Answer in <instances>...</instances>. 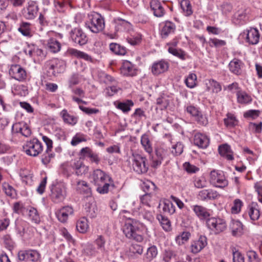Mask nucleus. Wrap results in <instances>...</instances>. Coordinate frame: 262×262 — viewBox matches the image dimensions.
Returning <instances> with one entry per match:
<instances>
[{
    "mask_svg": "<svg viewBox=\"0 0 262 262\" xmlns=\"http://www.w3.org/2000/svg\"><path fill=\"white\" fill-rule=\"evenodd\" d=\"M133 170L138 174L147 172L148 166L146 157L139 154H133L131 157Z\"/></svg>",
    "mask_w": 262,
    "mask_h": 262,
    "instance_id": "obj_4",
    "label": "nucleus"
},
{
    "mask_svg": "<svg viewBox=\"0 0 262 262\" xmlns=\"http://www.w3.org/2000/svg\"><path fill=\"white\" fill-rule=\"evenodd\" d=\"M150 6L155 16L161 17L163 16L165 14V11L161 3L158 0L151 1Z\"/></svg>",
    "mask_w": 262,
    "mask_h": 262,
    "instance_id": "obj_20",
    "label": "nucleus"
},
{
    "mask_svg": "<svg viewBox=\"0 0 262 262\" xmlns=\"http://www.w3.org/2000/svg\"><path fill=\"white\" fill-rule=\"evenodd\" d=\"M9 74L12 78L19 82L25 81L28 77L26 69L18 64L11 65Z\"/></svg>",
    "mask_w": 262,
    "mask_h": 262,
    "instance_id": "obj_6",
    "label": "nucleus"
},
{
    "mask_svg": "<svg viewBox=\"0 0 262 262\" xmlns=\"http://www.w3.org/2000/svg\"><path fill=\"white\" fill-rule=\"evenodd\" d=\"M23 148L28 155L33 157L37 156L43 150L42 143L36 138L27 141Z\"/></svg>",
    "mask_w": 262,
    "mask_h": 262,
    "instance_id": "obj_5",
    "label": "nucleus"
},
{
    "mask_svg": "<svg viewBox=\"0 0 262 262\" xmlns=\"http://www.w3.org/2000/svg\"><path fill=\"white\" fill-rule=\"evenodd\" d=\"M176 256V253L170 249L164 251L163 255V260L164 262H170L171 260Z\"/></svg>",
    "mask_w": 262,
    "mask_h": 262,
    "instance_id": "obj_59",
    "label": "nucleus"
},
{
    "mask_svg": "<svg viewBox=\"0 0 262 262\" xmlns=\"http://www.w3.org/2000/svg\"><path fill=\"white\" fill-rule=\"evenodd\" d=\"M157 220L160 223L163 229L166 231H170L171 229V223L167 217L162 215L158 214L157 216Z\"/></svg>",
    "mask_w": 262,
    "mask_h": 262,
    "instance_id": "obj_44",
    "label": "nucleus"
},
{
    "mask_svg": "<svg viewBox=\"0 0 262 262\" xmlns=\"http://www.w3.org/2000/svg\"><path fill=\"white\" fill-rule=\"evenodd\" d=\"M134 212L135 215L138 216L140 219H143L149 222H152L154 219L152 212L142 206L135 209Z\"/></svg>",
    "mask_w": 262,
    "mask_h": 262,
    "instance_id": "obj_15",
    "label": "nucleus"
},
{
    "mask_svg": "<svg viewBox=\"0 0 262 262\" xmlns=\"http://www.w3.org/2000/svg\"><path fill=\"white\" fill-rule=\"evenodd\" d=\"M76 229L77 231L81 233H85L89 229L88 222L85 217L80 218L76 223Z\"/></svg>",
    "mask_w": 262,
    "mask_h": 262,
    "instance_id": "obj_40",
    "label": "nucleus"
},
{
    "mask_svg": "<svg viewBox=\"0 0 262 262\" xmlns=\"http://www.w3.org/2000/svg\"><path fill=\"white\" fill-rule=\"evenodd\" d=\"M48 48L51 52L57 53L60 51L61 45L57 40L52 38L48 41Z\"/></svg>",
    "mask_w": 262,
    "mask_h": 262,
    "instance_id": "obj_48",
    "label": "nucleus"
},
{
    "mask_svg": "<svg viewBox=\"0 0 262 262\" xmlns=\"http://www.w3.org/2000/svg\"><path fill=\"white\" fill-rule=\"evenodd\" d=\"M195 120L198 124L203 126H206L208 123L207 117L201 112L195 117Z\"/></svg>",
    "mask_w": 262,
    "mask_h": 262,
    "instance_id": "obj_61",
    "label": "nucleus"
},
{
    "mask_svg": "<svg viewBox=\"0 0 262 262\" xmlns=\"http://www.w3.org/2000/svg\"><path fill=\"white\" fill-rule=\"evenodd\" d=\"M224 122L227 127L232 128L237 124L238 121L233 114L228 113L224 119Z\"/></svg>",
    "mask_w": 262,
    "mask_h": 262,
    "instance_id": "obj_42",
    "label": "nucleus"
},
{
    "mask_svg": "<svg viewBox=\"0 0 262 262\" xmlns=\"http://www.w3.org/2000/svg\"><path fill=\"white\" fill-rule=\"evenodd\" d=\"M142 189L143 191L146 193H149L151 192H155L156 189V186L154 183L151 181H147L143 183Z\"/></svg>",
    "mask_w": 262,
    "mask_h": 262,
    "instance_id": "obj_57",
    "label": "nucleus"
},
{
    "mask_svg": "<svg viewBox=\"0 0 262 262\" xmlns=\"http://www.w3.org/2000/svg\"><path fill=\"white\" fill-rule=\"evenodd\" d=\"M206 90L212 91L213 93H218L222 90L221 85L219 82L214 79H209L206 82Z\"/></svg>",
    "mask_w": 262,
    "mask_h": 262,
    "instance_id": "obj_36",
    "label": "nucleus"
},
{
    "mask_svg": "<svg viewBox=\"0 0 262 262\" xmlns=\"http://www.w3.org/2000/svg\"><path fill=\"white\" fill-rule=\"evenodd\" d=\"M54 157V154L52 150H46L45 152L41 156V162L43 164L47 165L51 161V159Z\"/></svg>",
    "mask_w": 262,
    "mask_h": 262,
    "instance_id": "obj_55",
    "label": "nucleus"
},
{
    "mask_svg": "<svg viewBox=\"0 0 262 262\" xmlns=\"http://www.w3.org/2000/svg\"><path fill=\"white\" fill-rule=\"evenodd\" d=\"M86 135L81 134L77 133L72 138L71 144L73 146H76L82 142L86 141Z\"/></svg>",
    "mask_w": 262,
    "mask_h": 262,
    "instance_id": "obj_52",
    "label": "nucleus"
},
{
    "mask_svg": "<svg viewBox=\"0 0 262 262\" xmlns=\"http://www.w3.org/2000/svg\"><path fill=\"white\" fill-rule=\"evenodd\" d=\"M92 179L94 184L97 185H101L106 181H111L112 178L105 172L100 169L94 170L92 174Z\"/></svg>",
    "mask_w": 262,
    "mask_h": 262,
    "instance_id": "obj_12",
    "label": "nucleus"
},
{
    "mask_svg": "<svg viewBox=\"0 0 262 262\" xmlns=\"http://www.w3.org/2000/svg\"><path fill=\"white\" fill-rule=\"evenodd\" d=\"M168 51L169 53L182 60L186 59V54L185 51L181 49H177L173 47H169L168 49Z\"/></svg>",
    "mask_w": 262,
    "mask_h": 262,
    "instance_id": "obj_46",
    "label": "nucleus"
},
{
    "mask_svg": "<svg viewBox=\"0 0 262 262\" xmlns=\"http://www.w3.org/2000/svg\"><path fill=\"white\" fill-rule=\"evenodd\" d=\"M210 181L214 186L220 188H224L228 184L223 172L215 170L210 172Z\"/></svg>",
    "mask_w": 262,
    "mask_h": 262,
    "instance_id": "obj_8",
    "label": "nucleus"
},
{
    "mask_svg": "<svg viewBox=\"0 0 262 262\" xmlns=\"http://www.w3.org/2000/svg\"><path fill=\"white\" fill-rule=\"evenodd\" d=\"M162 205V210L165 213L171 215L175 212V206L170 201L164 200Z\"/></svg>",
    "mask_w": 262,
    "mask_h": 262,
    "instance_id": "obj_45",
    "label": "nucleus"
},
{
    "mask_svg": "<svg viewBox=\"0 0 262 262\" xmlns=\"http://www.w3.org/2000/svg\"><path fill=\"white\" fill-rule=\"evenodd\" d=\"M219 196L217 191L211 189H203L199 192L198 198L203 201L215 200Z\"/></svg>",
    "mask_w": 262,
    "mask_h": 262,
    "instance_id": "obj_16",
    "label": "nucleus"
},
{
    "mask_svg": "<svg viewBox=\"0 0 262 262\" xmlns=\"http://www.w3.org/2000/svg\"><path fill=\"white\" fill-rule=\"evenodd\" d=\"M158 254L157 248L155 246L148 248L146 252V257L149 260L155 258Z\"/></svg>",
    "mask_w": 262,
    "mask_h": 262,
    "instance_id": "obj_60",
    "label": "nucleus"
},
{
    "mask_svg": "<svg viewBox=\"0 0 262 262\" xmlns=\"http://www.w3.org/2000/svg\"><path fill=\"white\" fill-rule=\"evenodd\" d=\"M113 181H106L101 185H97V191L101 194H105L108 192L109 188H114L115 185L112 183Z\"/></svg>",
    "mask_w": 262,
    "mask_h": 262,
    "instance_id": "obj_49",
    "label": "nucleus"
},
{
    "mask_svg": "<svg viewBox=\"0 0 262 262\" xmlns=\"http://www.w3.org/2000/svg\"><path fill=\"white\" fill-rule=\"evenodd\" d=\"M248 214L252 220L255 221L259 219L260 211L256 203L252 202L249 206Z\"/></svg>",
    "mask_w": 262,
    "mask_h": 262,
    "instance_id": "obj_35",
    "label": "nucleus"
},
{
    "mask_svg": "<svg viewBox=\"0 0 262 262\" xmlns=\"http://www.w3.org/2000/svg\"><path fill=\"white\" fill-rule=\"evenodd\" d=\"M60 115L65 123L74 125L77 122V118L70 115L66 110H63L60 112Z\"/></svg>",
    "mask_w": 262,
    "mask_h": 262,
    "instance_id": "obj_39",
    "label": "nucleus"
},
{
    "mask_svg": "<svg viewBox=\"0 0 262 262\" xmlns=\"http://www.w3.org/2000/svg\"><path fill=\"white\" fill-rule=\"evenodd\" d=\"M156 103L161 110L167 108L169 104V100L165 97L161 96L157 99Z\"/></svg>",
    "mask_w": 262,
    "mask_h": 262,
    "instance_id": "obj_54",
    "label": "nucleus"
},
{
    "mask_svg": "<svg viewBox=\"0 0 262 262\" xmlns=\"http://www.w3.org/2000/svg\"><path fill=\"white\" fill-rule=\"evenodd\" d=\"M244 66L243 62L237 58H234L229 64V70L232 73L239 75L242 74V68Z\"/></svg>",
    "mask_w": 262,
    "mask_h": 262,
    "instance_id": "obj_22",
    "label": "nucleus"
},
{
    "mask_svg": "<svg viewBox=\"0 0 262 262\" xmlns=\"http://www.w3.org/2000/svg\"><path fill=\"white\" fill-rule=\"evenodd\" d=\"M183 151V145L181 142H177L172 146L171 152L174 156L181 155Z\"/></svg>",
    "mask_w": 262,
    "mask_h": 262,
    "instance_id": "obj_64",
    "label": "nucleus"
},
{
    "mask_svg": "<svg viewBox=\"0 0 262 262\" xmlns=\"http://www.w3.org/2000/svg\"><path fill=\"white\" fill-rule=\"evenodd\" d=\"M76 189L79 193L85 195L87 198L91 196V189L88 183L84 181H78L77 182Z\"/></svg>",
    "mask_w": 262,
    "mask_h": 262,
    "instance_id": "obj_25",
    "label": "nucleus"
},
{
    "mask_svg": "<svg viewBox=\"0 0 262 262\" xmlns=\"http://www.w3.org/2000/svg\"><path fill=\"white\" fill-rule=\"evenodd\" d=\"M169 68V63L163 59L154 62L151 67V72L155 75H158L167 71Z\"/></svg>",
    "mask_w": 262,
    "mask_h": 262,
    "instance_id": "obj_13",
    "label": "nucleus"
},
{
    "mask_svg": "<svg viewBox=\"0 0 262 262\" xmlns=\"http://www.w3.org/2000/svg\"><path fill=\"white\" fill-rule=\"evenodd\" d=\"M31 24L27 22H23L20 24L18 30L24 36H31Z\"/></svg>",
    "mask_w": 262,
    "mask_h": 262,
    "instance_id": "obj_50",
    "label": "nucleus"
},
{
    "mask_svg": "<svg viewBox=\"0 0 262 262\" xmlns=\"http://www.w3.org/2000/svg\"><path fill=\"white\" fill-rule=\"evenodd\" d=\"M120 70L121 74L126 76H134L137 73L134 65L128 60L123 62Z\"/></svg>",
    "mask_w": 262,
    "mask_h": 262,
    "instance_id": "obj_18",
    "label": "nucleus"
},
{
    "mask_svg": "<svg viewBox=\"0 0 262 262\" xmlns=\"http://www.w3.org/2000/svg\"><path fill=\"white\" fill-rule=\"evenodd\" d=\"M97 76L99 81L101 83L106 84H115L117 83L114 77L103 71H98Z\"/></svg>",
    "mask_w": 262,
    "mask_h": 262,
    "instance_id": "obj_29",
    "label": "nucleus"
},
{
    "mask_svg": "<svg viewBox=\"0 0 262 262\" xmlns=\"http://www.w3.org/2000/svg\"><path fill=\"white\" fill-rule=\"evenodd\" d=\"M73 162L71 163H64L61 166L62 173L68 178L74 173Z\"/></svg>",
    "mask_w": 262,
    "mask_h": 262,
    "instance_id": "obj_47",
    "label": "nucleus"
},
{
    "mask_svg": "<svg viewBox=\"0 0 262 262\" xmlns=\"http://www.w3.org/2000/svg\"><path fill=\"white\" fill-rule=\"evenodd\" d=\"M85 212L86 216L91 219L96 217L97 214V208L95 202L93 200L89 201L85 205Z\"/></svg>",
    "mask_w": 262,
    "mask_h": 262,
    "instance_id": "obj_24",
    "label": "nucleus"
},
{
    "mask_svg": "<svg viewBox=\"0 0 262 262\" xmlns=\"http://www.w3.org/2000/svg\"><path fill=\"white\" fill-rule=\"evenodd\" d=\"M207 227L215 234L224 231L226 229V223L224 220L219 217H210L207 220Z\"/></svg>",
    "mask_w": 262,
    "mask_h": 262,
    "instance_id": "obj_7",
    "label": "nucleus"
},
{
    "mask_svg": "<svg viewBox=\"0 0 262 262\" xmlns=\"http://www.w3.org/2000/svg\"><path fill=\"white\" fill-rule=\"evenodd\" d=\"M219 152L222 156L225 157L228 160L233 159V152L230 146L227 144L220 145L219 147Z\"/></svg>",
    "mask_w": 262,
    "mask_h": 262,
    "instance_id": "obj_32",
    "label": "nucleus"
},
{
    "mask_svg": "<svg viewBox=\"0 0 262 262\" xmlns=\"http://www.w3.org/2000/svg\"><path fill=\"white\" fill-rule=\"evenodd\" d=\"M207 244V238L204 236H201L198 239L191 243L190 251L194 254L200 252Z\"/></svg>",
    "mask_w": 262,
    "mask_h": 262,
    "instance_id": "obj_14",
    "label": "nucleus"
},
{
    "mask_svg": "<svg viewBox=\"0 0 262 262\" xmlns=\"http://www.w3.org/2000/svg\"><path fill=\"white\" fill-rule=\"evenodd\" d=\"M136 223H126L123 228V232L129 239H134L138 242L143 241V236L140 233L139 228L136 225Z\"/></svg>",
    "mask_w": 262,
    "mask_h": 262,
    "instance_id": "obj_3",
    "label": "nucleus"
},
{
    "mask_svg": "<svg viewBox=\"0 0 262 262\" xmlns=\"http://www.w3.org/2000/svg\"><path fill=\"white\" fill-rule=\"evenodd\" d=\"M259 36L258 30L255 28H251L247 31L246 41L251 45H256L259 41Z\"/></svg>",
    "mask_w": 262,
    "mask_h": 262,
    "instance_id": "obj_21",
    "label": "nucleus"
},
{
    "mask_svg": "<svg viewBox=\"0 0 262 262\" xmlns=\"http://www.w3.org/2000/svg\"><path fill=\"white\" fill-rule=\"evenodd\" d=\"M237 102L241 104H247L252 101L251 97L246 92L238 91L236 93Z\"/></svg>",
    "mask_w": 262,
    "mask_h": 262,
    "instance_id": "obj_38",
    "label": "nucleus"
},
{
    "mask_svg": "<svg viewBox=\"0 0 262 262\" xmlns=\"http://www.w3.org/2000/svg\"><path fill=\"white\" fill-rule=\"evenodd\" d=\"M50 191L51 199L55 203L63 202L66 197V187L63 183L56 182L52 184L50 186Z\"/></svg>",
    "mask_w": 262,
    "mask_h": 262,
    "instance_id": "obj_2",
    "label": "nucleus"
},
{
    "mask_svg": "<svg viewBox=\"0 0 262 262\" xmlns=\"http://www.w3.org/2000/svg\"><path fill=\"white\" fill-rule=\"evenodd\" d=\"M85 26L93 33H99L104 29V19L100 14L94 12L89 15V20L85 22Z\"/></svg>",
    "mask_w": 262,
    "mask_h": 262,
    "instance_id": "obj_1",
    "label": "nucleus"
},
{
    "mask_svg": "<svg viewBox=\"0 0 262 262\" xmlns=\"http://www.w3.org/2000/svg\"><path fill=\"white\" fill-rule=\"evenodd\" d=\"M191 207L195 215L200 220L207 221L209 219L210 214L206 208L198 205H193Z\"/></svg>",
    "mask_w": 262,
    "mask_h": 262,
    "instance_id": "obj_19",
    "label": "nucleus"
},
{
    "mask_svg": "<svg viewBox=\"0 0 262 262\" xmlns=\"http://www.w3.org/2000/svg\"><path fill=\"white\" fill-rule=\"evenodd\" d=\"M69 3V0H58L55 2V6L58 12H63L65 10L66 5Z\"/></svg>",
    "mask_w": 262,
    "mask_h": 262,
    "instance_id": "obj_62",
    "label": "nucleus"
},
{
    "mask_svg": "<svg viewBox=\"0 0 262 262\" xmlns=\"http://www.w3.org/2000/svg\"><path fill=\"white\" fill-rule=\"evenodd\" d=\"M190 236V233L189 232H183L180 235L177 236L176 238L177 243L181 245L187 242Z\"/></svg>",
    "mask_w": 262,
    "mask_h": 262,
    "instance_id": "obj_53",
    "label": "nucleus"
},
{
    "mask_svg": "<svg viewBox=\"0 0 262 262\" xmlns=\"http://www.w3.org/2000/svg\"><path fill=\"white\" fill-rule=\"evenodd\" d=\"M70 37L72 41L80 46L86 44L88 38L83 30L78 28H74L70 32Z\"/></svg>",
    "mask_w": 262,
    "mask_h": 262,
    "instance_id": "obj_9",
    "label": "nucleus"
},
{
    "mask_svg": "<svg viewBox=\"0 0 262 262\" xmlns=\"http://www.w3.org/2000/svg\"><path fill=\"white\" fill-rule=\"evenodd\" d=\"M116 107L121 110L124 113H128L134 103L131 100H126L122 102H115L114 103Z\"/></svg>",
    "mask_w": 262,
    "mask_h": 262,
    "instance_id": "obj_34",
    "label": "nucleus"
},
{
    "mask_svg": "<svg viewBox=\"0 0 262 262\" xmlns=\"http://www.w3.org/2000/svg\"><path fill=\"white\" fill-rule=\"evenodd\" d=\"M143 249L142 246L139 244H132L127 251V255L129 257L135 258L138 255H141L143 253Z\"/></svg>",
    "mask_w": 262,
    "mask_h": 262,
    "instance_id": "obj_30",
    "label": "nucleus"
},
{
    "mask_svg": "<svg viewBox=\"0 0 262 262\" xmlns=\"http://www.w3.org/2000/svg\"><path fill=\"white\" fill-rule=\"evenodd\" d=\"M74 173L77 176H82L88 172L89 167L85 165L82 161L80 160L73 162Z\"/></svg>",
    "mask_w": 262,
    "mask_h": 262,
    "instance_id": "obj_23",
    "label": "nucleus"
},
{
    "mask_svg": "<svg viewBox=\"0 0 262 262\" xmlns=\"http://www.w3.org/2000/svg\"><path fill=\"white\" fill-rule=\"evenodd\" d=\"M79 155L81 159H85L89 158L92 163L98 164L100 159L97 154L94 152L92 149L89 147H83L79 151Z\"/></svg>",
    "mask_w": 262,
    "mask_h": 262,
    "instance_id": "obj_11",
    "label": "nucleus"
},
{
    "mask_svg": "<svg viewBox=\"0 0 262 262\" xmlns=\"http://www.w3.org/2000/svg\"><path fill=\"white\" fill-rule=\"evenodd\" d=\"M194 144L202 148H206L209 144L208 137L201 133H196L193 138Z\"/></svg>",
    "mask_w": 262,
    "mask_h": 262,
    "instance_id": "obj_17",
    "label": "nucleus"
},
{
    "mask_svg": "<svg viewBox=\"0 0 262 262\" xmlns=\"http://www.w3.org/2000/svg\"><path fill=\"white\" fill-rule=\"evenodd\" d=\"M175 30L176 25L174 23L169 21H166L161 30L162 38L167 37L169 34L174 33Z\"/></svg>",
    "mask_w": 262,
    "mask_h": 262,
    "instance_id": "obj_33",
    "label": "nucleus"
},
{
    "mask_svg": "<svg viewBox=\"0 0 262 262\" xmlns=\"http://www.w3.org/2000/svg\"><path fill=\"white\" fill-rule=\"evenodd\" d=\"M38 10V6L35 3L32 2L29 3L25 17L28 19L34 18L37 15Z\"/></svg>",
    "mask_w": 262,
    "mask_h": 262,
    "instance_id": "obj_31",
    "label": "nucleus"
},
{
    "mask_svg": "<svg viewBox=\"0 0 262 262\" xmlns=\"http://www.w3.org/2000/svg\"><path fill=\"white\" fill-rule=\"evenodd\" d=\"M5 247L9 251H12L15 247V243L10 235H6L3 237Z\"/></svg>",
    "mask_w": 262,
    "mask_h": 262,
    "instance_id": "obj_51",
    "label": "nucleus"
},
{
    "mask_svg": "<svg viewBox=\"0 0 262 262\" xmlns=\"http://www.w3.org/2000/svg\"><path fill=\"white\" fill-rule=\"evenodd\" d=\"M56 216L59 222L61 223H66L69 217L74 214V209L71 206H66L61 207L55 213Z\"/></svg>",
    "mask_w": 262,
    "mask_h": 262,
    "instance_id": "obj_10",
    "label": "nucleus"
},
{
    "mask_svg": "<svg viewBox=\"0 0 262 262\" xmlns=\"http://www.w3.org/2000/svg\"><path fill=\"white\" fill-rule=\"evenodd\" d=\"M110 49L117 55H124L126 53V48L117 43H110Z\"/></svg>",
    "mask_w": 262,
    "mask_h": 262,
    "instance_id": "obj_43",
    "label": "nucleus"
},
{
    "mask_svg": "<svg viewBox=\"0 0 262 262\" xmlns=\"http://www.w3.org/2000/svg\"><path fill=\"white\" fill-rule=\"evenodd\" d=\"M28 261L36 262L40 258V254L36 250H28Z\"/></svg>",
    "mask_w": 262,
    "mask_h": 262,
    "instance_id": "obj_63",
    "label": "nucleus"
},
{
    "mask_svg": "<svg viewBox=\"0 0 262 262\" xmlns=\"http://www.w3.org/2000/svg\"><path fill=\"white\" fill-rule=\"evenodd\" d=\"M230 228L232 235L234 236H240L244 233L243 225L238 221L233 220L230 225Z\"/></svg>",
    "mask_w": 262,
    "mask_h": 262,
    "instance_id": "obj_26",
    "label": "nucleus"
},
{
    "mask_svg": "<svg viewBox=\"0 0 262 262\" xmlns=\"http://www.w3.org/2000/svg\"><path fill=\"white\" fill-rule=\"evenodd\" d=\"M181 8L183 14L186 16H189L193 13V10L190 2L189 0H182L180 3Z\"/></svg>",
    "mask_w": 262,
    "mask_h": 262,
    "instance_id": "obj_41",
    "label": "nucleus"
},
{
    "mask_svg": "<svg viewBox=\"0 0 262 262\" xmlns=\"http://www.w3.org/2000/svg\"><path fill=\"white\" fill-rule=\"evenodd\" d=\"M196 76L195 74H190L185 79L186 85L190 88H194L196 85Z\"/></svg>",
    "mask_w": 262,
    "mask_h": 262,
    "instance_id": "obj_58",
    "label": "nucleus"
},
{
    "mask_svg": "<svg viewBox=\"0 0 262 262\" xmlns=\"http://www.w3.org/2000/svg\"><path fill=\"white\" fill-rule=\"evenodd\" d=\"M243 205V202L239 199H236L234 200L233 206L231 207V211L232 213L237 214L241 210V208Z\"/></svg>",
    "mask_w": 262,
    "mask_h": 262,
    "instance_id": "obj_56",
    "label": "nucleus"
},
{
    "mask_svg": "<svg viewBox=\"0 0 262 262\" xmlns=\"http://www.w3.org/2000/svg\"><path fill=\"white\" fill-rule=\"evenodd\" d=\"M155 192L146 193L145 194L140 196V201L143 205H146L150 208L152 204L156 200Z\"/></svg>",
    "mask_w": 262,
    "mask_h": 262,
    "instance_id": "obj_28",
    "label": "nucleus"
},
{
    "mask_svg": "<svg viewBox=\"0 0 262 262\" xmlns=\"http://www.w3.org/2000/svg\"><path fill=\"white\" fill-rule=\"evenodd\" d=\"M69 55L83 59L86 61H92L91 57L88 54L73 48H69L67 51Z\"/></svg>",
    "mask_w": 262,
    "mask_h": 262,
    "instance_id": "obj_27",
    "label": "nucleus"
},
{
    "mask_svg": "<svg viewBox=\"0 0 262 262\" xmlns=\"http://www.w3.org/2000/svg\"><path fill=\"white\" fill-rule=\"evenodd\" d=\"M141 144L144 149L148 154H151L153 149L151 143L147 134H143L141 137Z\"/></svg>",
    "mask_w": 262,
    "mask_h": 262,
    "instance_id": "obj_37",
    "label": "nucleus"
}]
</instances>
